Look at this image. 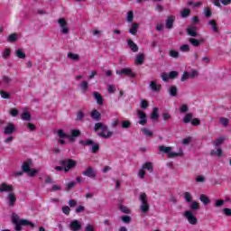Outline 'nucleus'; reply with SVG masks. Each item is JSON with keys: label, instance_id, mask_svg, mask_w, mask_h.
<instances>
[{"label": "nucleus", "instance_id": "0e129e2a", "mask_svg": "<svg viewBox=\"0 0 231 231\" xmlns=\"http://www.w3.org/2000/svg\"><path fill=\"white\" fill-rule=\"evenodd\" d=\"M10 115L11 116H17V115H19V111L15 108H13L10 110Z\"/></svg>", "mask_w": 231, "mask_h": 231}, {"label": "nucleus", "instance_id": "473e14b6", "mask_svg": "<svg viewBox=\"0 0 231 231\" xmlns=\"http://www.w3.org/2000/svg\"><path fill=\"white\" fill-rule=\"evenodd\" d=\"M22 120L26 122H30L32 120V116L28 113V111H24L21 116Z\"/></svg>", "mask_w": 231, "mask_h": 231}, {"label": "nucleus", "instance_id": "e433bc0d", "mask_svg": "<svg viewBox=\"0 0 231 231\" xmlns=\"http://www.w3.org/2000/svg\"><path fill=\"white\" fill-rule=\"evenodd\" d=\"M192 114L191 113H188L185 115V116L183 117V122L184 124H189L190 122H192Z\"/></svg>", "mask_w": 231, "mask_h": 231}, {"label": "nucleus", "instance_id": "bb28decb", "mask_svg": "<svg viewBox=\"0 0 231 231\" xmlns=\"http://www.w3.org/2000/svg\"><path fill=\"white\" fill-rule=\"evenodd\" d=\"M128 46L132 50V51L136 52L138 51V45L133 42V40H128Z\"/></svg>", "mask_w": 231, "mask_h": 231}, {"label": "nucleus", "instance_id": "09e8293b", "mask_svg": "<svg viewBox=\"0 0 231 231\" xmlns=\"http://www.w3.org/2000/svg\"><path fill=\"white\" fill-rule=\"evenodd\" d=\"M135 62L137 64H143V54H139L136 56Z\"/></svg>", "mask_w": 231, "mask_h": 231}, {"label": "nucleus", "instance_id": "58836bf2", "mask_svg": "<svg viewBox=\"0 0 231 231\" xmlns=\"http://www.w3.org/2000/svg\"><path fill=\"white\" fill-rule=\"evenodd\" d=\"M211 155L212 156H218V158H221L223 156V150L221 148H217V151H211Z\"/></svg>", "mask_w": 231, "mask_h": 231}, {"label": "nucleus", "instance_id": "a878e982", "mask_svg": "<svg viewBox=\"0 0 231 231\" xmlns=\"http://www.w3.org/2000/svg\"><path fill=\"white\" fill-rule=\"evenodd\" d=\"M225 140H226L225 136H221V137L217 138L213 142L214 147H219V145L223 144V142H225Z\"/></svg>", "mask_w": 231, "mask_h": 231}, {"label": "nucleus", "instance_id": "0eeeda50", "mask_svg": "<svg viewBox=\"0 0 231 231\" xmlns=\"http://www.w3.org/2000/svg\"><path fill=\"white\" fill-rule=\"evenodd\" d=\"M79 143L81 145H92L90 148L91 152H98V150L100 149V145L98 143H94L93 140H86V141H79Z\"/></svg>", "mask_w": 231, "mask_h": 231}, {"label": "nucleus", "instance_id": "c756f323", "mask_svg": "<svg viewBox=\"0 0 231 231\" xmlns=\"http://www.w3.org/2000/svg\"><path fill=\"white\" fill-rule=\"evenodd\" d=\"M90 116L93 120H100V112H98L97 110H93L91 113H90Z\"/></svg>", "mask_w": 231, "mask_h": 231}, {"label": "nucleus", "instance_id": "864d4df0", "mask_svg": "<svg viewBox=\"0 0 231 231\" xmlns=\"http://www.w3.org/2000/svg\"><path fill=\"white\" fill-rule=\"evenodd\" d=\"M0 96L2 98H5V99L10 98V93L5 92L4 90L0 91Z\"/></svg>", "mask_w": 231, "mask_h": 231}, {"label": "nucleus", "instance_id": "dca6fc26", "mask_svg": "<svg viewBox=\"0 0 231 231\" xmlns=\"http://www.w3.org/2000/svg\"><path fill=\"white\" fill-rule=\"evenodd\" d=\"M188 34L190 35V37H197L198 35V27H196L195 24H191L187 29Z\"/></svg>", "mask_w": 231, "mask_h": 231}, {"label": "nucleus", "instance_id": "f3484780", "mask_svg": "<svg viewBox=\"0 0 231 231\" xmlns=\"http://www.w3.org/2000/svg\"><path fill=\"white\" fill-rule=\"evenodd\" d=\"M69 228L71 231H79L80 228H82V226L79 220H73L69 225Z\"/></svg>", "mask_w": 231, "mask_h": 231}, {"label": "nucleus", "instance_id": "f257e3e1", "mask_svg": "<svg viewBox=\"0 0 231 231\" xmlns=\"http://www.w3.org/2000/svg\"><path fill=\"white\" fill-rule=\"evenodd\" d=\"M12 222L14 223V225H15L16 231H21L23 229L21 226H31L32 228L35 226V225L29 220L21 219L19 215H17L16 213L12 214Z\"/></svg>", "mask_w": 231, "mask_h": 231}, {"label": "nucleus", "instance_id": "774afa93", "mask_svg": "<svg viewBox=\"0 0 231 231\" xmlns=\"http://www.w3.org/2000/svg\"><path fill=\"white\" fill-rule=\"evenodd\" d=\"M223 212H224L225 216H231V209L228 208H224Z\"/></svg>", "mask_w": 231, "mask_h": 231}, {"label": "nucleus", "instance_id": "603ef678", "mask_svg": "<svg viewBox=\"0 0 231 231\" xmlns=\"http://www.w3.org/2000/svg\"><path fill=\"white\" fill-rule=\"evenodd\" d=\"M229 122L230 121L226 117L220 118V123L222 124V125H224V127H226V125H228Z\"/></svg>", "mask_w": 231, "mask_h": 231}, {"label": "nucleus", "instance_id": "69168bd1", "mask_svg": "<svg viewBox=\"0 0 231 231\" xmlns=\"http://www.w3.org/2000/svg\"><path fill=\"white\" fill-rule=\"evenodd\" d=\"M84 119V113L82 111H79L77 114V120H83Z\"/></svg>", "mask_w": 231, "mask_h": 231}, {"label": "nucleus", "instance_id": "4c0bfd02", "mask_svg": "<svg viewBox=\"0 0 231 231\" xmlns=\"http://www.w3.org/2000/svg\"><path fill=\"white\" fill-rule=\"evenodd\" d=\"M158 116H160V115L158 114V107H153L151 115L152 120H158Z\"/></svg>", "mask_w": 231, "mask_h": 231}, {"label": "nucleus", "instance_id": "5fc2aeb1", "mask_svg": "<svg viewBox=\"0 0 231 231\" xmlns=\"http://www.w3.org/2000/svg\"><path fill=\"white\" fill-rule=\"evenodd\" d=\"M223 205H225V200L223 199H217L215 201V207L217 208L223 207Z\"/></svg>", "mask_w": 231, "mask_h": 231}, {"label": "nucleus", "instance_id": "72a5a7b5", "mask_svg": "<svg viewBox=\"0 0 231 231\" xmlns=\"http://www.w3.org/2000/svg\"><path fill=\"white\" fill-rule=\"evenodd\" d=\"M68 59H70V60H79L80 59V56L79 54H75L73 52H69L67 54Z\"/></svg>", "mask_w": 231, "mask_h": 231}, {"label": "nucleus", "instance_id": "6e6552de", "mask_svg": "<svg viewBox=\"0 0 231 231\" xmlns=\"http://www.w3.org/2000/svg\"><path fill=\"white\" fill-rule=\"evenodd\" d=\"M116 75H126V77H130V79H134L136 74L133 72V69L129 68L122 69L121 70L116 71Z\"/></svg>", "mask_w": 231, "mask_h": 231}, {"label": "nucleus", "instance_id": "9d476101", "mask_svg": "<svg viewBox=\"0 0 231 231\" xmlns=\"http://www.w3.org/2000/svg\"><path fill=\"white\" fill-rule=\"evenodd\" d=\"M6 201H7V205H9V207L15 206V202L17 201V196H15V193L14 191L7 194Z\"/></svg>", "mask_w": 231, "mask_h": 231}, {"label": "nucleus", "instance_id": "e2e57ef3", "mask_svg": "<svg viewBox=\"0 0 231 231\" xmlns=\"http://www.w3.org/2000/svg\"><path fill=\"white\" fill-rule=\"evenodd\" d=\"M108 93H115L116 91V88H115V85H108Z\"/></svg>", "mask_w": 231, "mask_h": 231}, {"label": "nucleus", "instance_id": "ea45409f", "mask_svg": "<svg viewBox=\"0 0 231 231\" xmlns=\"http://www.w3.org/2000/svg\"><path fill=\"white\" fill-rule=\"evenodd\" d=\"M199 199L204 205H208V203H210V199L206 195H200Z\"/></svg>", "mask_w": 231, "mask_h": 231}, {"label": "nucleus", "instance_id": "c9c22d12", "mask_svg": "<svg viewBox=\"0 0 231 231\" xmlns=\"http://www.w3.org/2000/svg\"><path fill=\"white\" fill-rule=\"evenodd\" d=\"M141 131L144 134V136H148L149 138H151V136L154 134L149 128H142Z\"/></svg>", "mask_w": 231, "mask_h": 231}, {"label": "nucleus", "instance_id": "f8f14e48", "mask_svg": "<svg viewBox=\"0 0 231 231\" xmlns=\"http://www.w3.org/2000/svg\"><path fill=\"white\" fill-rule=\"evenodd\" d=\"M22 171L23 172H27L28 176H31V177H32L34 174L39 172V170L30 169V165L28 163L23 164Z\"/></svg>", "mask_w": 231, "mask_h": 231}, {"label": "nucleus", "instance_id": "20e7f679", "mask_svg": "<svg viewBox=\"0 0 231 231\" xmlns=\"http://www.w3.org/2000/svg\"><path fill=\"white\" fill-rule=\"evenodd\" d=\"M159 151L161 152H164L165 154H168L169 158H176V156H181L183 154V152L180 150L179 152H172V148L169 146H159Z\"/></svg>", "mask_w": 231, "mask_h": 231}, {"label": "nucleus", "instance_id": "3c124183", "mask_svg": "<svg viewBox=\"0 0 231 231\" xmlns=\"http://www.w3.org/2000/svg\"><path fill=\"white\" fill-rule=\"evenodd\" d=\"M180 51H183V52H189L190 51V47L187 44H184L180 46Z\"/></svg>", "mask_w": 231, "mask_h": 231}, {"label": "nucleus", "instance_id": "f704fd0d", "mask_svg": "<svg viewBox=\"0 0 231 231\" xmlns=\"http://www.w3.org/2000/svg\"><path fill=\"white\" fill-rule=\"evenodd\" d=\"M80 89L83 93H86V91H88V88H89V84L88 83V81H82L79 85Z\"/></svg>", "mask_w": 231, "mask_h": 231}, {"label": "nucleus", "instance_id": "cd10ccee", "mask_svg": "<svg viewBox=\"0 0 231 231\" xmlns=\"http://www.w3.org/2000/svg\"><path fill=\"white\" fill-rule=\"evenodd\" d=\"M209 26H211V30L212 32H214L215 33H217L218 29H217V23L215 22V20H210L208 22Z\"/></svg>", "mask_w": 231, "mask_h": 231}, {"label": "nucleus", "instance_id": "49530a36", "mask_svg": "<svg viewBox=\"0 0 231 231\" xmlns=\"http://www.w3.org/2000/svg\"><path fill=\"white\" fill-rule=\"evenodd\" d=\"M184 199L185 201H187V203H190V201H192V195L190 194V192L184 193Z\"/></svg>", "mask_w": 231, "mask_h": 231}, {"label": "nucleus", "instance_id": "b1692460", "mask_svg": "<svg viewBox=\"0 0 231 231\" xmlns=\"http://www.w3.org/2000/svg\"><path fill=\"white\" fill-rule=\"evenodd\" d=\"M14 55L18 59H26V53H24V51H23V49H17L14 51Z\"/></svg>", "mask_w": 231, "mask_h": 231}, {"label": "nucleus", "instance_id": "39448f33", "mask_svg": "<svg viewBox=\"0 0 231 231\" xmlns=\"http://www.w3.org/2000/svg\"><path fill=\"white\" fill-rule=\"evenodd\" d=\"M57 23L59 24L60 33H62V35H68L70 32L68 21L65 18H60Z\"/></svg>", "mask_w": 231, "mask_h": 231}, {"label": "nucleus", "instance_id": "f03ea898", "mask_svg": "<svg viewBox=\"0 0 231 231\" xmlns=\"http://www.w3.org/2000/svg\"><path fill=\"white\" fill-rule=\"evenodd\" d=\"M94 130L101 131V133H98L97 135L101 136L102 138H111V136H113V132L109 131L107 126L102 123H97Z\"/></svg>", "mask_w": 231, "mask_h": 231}, {"label": "nucleus", "instance_id": "4468645a", "mask_svg": "<svg viewBox=\"0 0 231 231\" xmlns=\"http://www.w3.org/2000/svg\"><path fill=\"white\" fill-rule=\"evenodd\" d=\"M0 192H14V186L10 184H6V182H3L0 184Z\"/></svg>", "mask_w": 231, "mask_h": 231}, {"label": "nucleus", "instance_id": "1a4fd4ad", "mask_svg": "<svg viewBox=\"0 0 231 231\" xmlns=\"http://www.w3.org/2000/svg\"><path fill=\"white\" fill-rule=\"evenodd\" d=\"M62 163L65 172H68V171H70V169H74V167H77V162L73 161L72 159L65 160Z\"/></svg>", "mask_w": 231, "mask_h": 231}, {"label": "nucleus", "instance_id": "5701e85b", "mask_svg": "<svg viewBox=\"0 0 231 231\" xmlns=\"http://www.w3.org/2000/svg\"><path fill=\"white\" fill-rule=\"evenodd\" d=\"M139 27H140L139 23H132V26L129 29V33H131V35H136V33H138Z\"/></svg>", "mask_w": 231, "mask_h": 231}, {"label": "nucleus", "instance_id": "2eb2a0df", "mask_svg": "<svg viewBox=\"0 0 231 231\" xmlns=\"http://www.w3.org/2000/svg\"><path fill=\"white\" fill-rule=\"evenodd\" d=\"M83 176H87L88 178H96L97 172L95 171V169L88 167L85 171H83Z\"/></svg>", "mask_w": 231, "mask_h": 231}, {"label": "nucleus", "instance_id": "7c9ffc66", "mask_svg": "<svg viewBox=\"0 0 231 231\" xmlns=\"http://www.w3.org/2000/svg\"><path fill=\"white\" fill-rule=\"evenodd\" d=\"M126 21H127V23H133V21H134V12H133V11L127 12Z\"/></svg>", "mask_w": 231, "mask_h": 231}, {"label": "nucleus", "instance_id": "6e6d98bb", "mask_svg": "<svg viewBox=\"0 0 231 231\" xmlns=\"http://www.w3.org/2000/svg\"><path fill=\"white\" fill-rule=\"evenodd\" d=\"M61 210L63 214H66V216H69V212H71V208H69L68 206L62 207Z\"/></svg>", "mask_w": 231, "mask_h": 231}, {"label": "nucleus", "instance_id": "9b49d317", "mask_svg": "<svg viewBox=\"0 0 231 231\" xmlns=\"http://www.w3.org/2000/svg\"><path fill=\"white\" fill-rule=\"evenodd\" d=\"M149 88L153 93H160L162 91V84L158 83L157 80L151 81Z\"/></svg>", "mask_w": 231, "mask_h": 231}, {"label": "nucleus", "instance_id": "8fccbe9b", "mask_svg": "<svg viewBox=\"0 0 231 231\" xmlns=\"http://www.w3.org/2000/svg\"><path fill=\"white\" fill-rule=\"evenodd\" d=\"M161 77H162V80H163L164 82H167L169 79H171V76H170V74L167 73V72H163V73L161 75Z\"/></svg>", "mask_w": 231, "mask_h": 231}, {"label": "nucleus", "instance_id": "680f3d73", "mask_svg": "<svg viewBox=\"0 0 231 231\" xmlns=\"http://www.w3.org/2000/svg\"><path fill=\"white\" fill-rule=\"evenodd\" d=\"M204 14H205L206 17H210L212 15V11L210 10V8L206 7L204 9Z\"/></svg>", "mask_w": 231, "mask_h": 231}, {"label": "nucleus", "instance_id": "6ab92c4d", "mask_svg": "<svg viewBox=\"0 0 231 231\" xmlns=\"http://www.w3.org/2000/svg\"><path fill=\"white\" fill-rule=\"evenodd\" d=\"M175 19H176V17H174L173 15L169 16L167 18V20H166V28H168V30H171V28H172Z\"/></svg>", "mask_w": 231, "mask_h": 231}, {"label": "nucleus", "instance_id": "a19ab883", "mask_svg": "<svg viewBox=\"0 0 231 231\" xmlns=\"http://www.w3.org/2000/svg\"><path fill=\"white\" fill-rule=\"evenodd\" d=\"M169 93L171 97H176L178 95V88L174 86L170 87Z\"/></svg>", "mask_w": 231, "mask_h": 231}, {"label": "nucleus", "instance_id": "37998d69", "mask_svg": "<svg viewBox=\"0 0 231 231\" xmlns=\"http://www.w3.org/2000/svg\"><path fill=\"white\" fill-rule=\"evenodd\" d=\"M119 209L121 210V212H123L124 214H131V209H129V208L124 206V205H120L119 206Z\"/></svg>", "mask_w": 231, "mask_h": 231}, {"label": "nucleus", "instance_id": "4be33fe9", "mask_svg": "<svg viewBox=\"0 0 231 231\" xmlns=\"http://www.w3.org/2000/svg\"><path fill=\"white\" fill-rule=\"evenodd\" d=\"M93 97L94 98L97 100V103L99 106H102V104H104V98L102 97V95H100V93L98 92H94L93 93Z\"/></svg>", "mask_w": 231, "mask_h": 231}, {"label": "nucleus", "instance_id": "7ed1b4c3", "mask_svg": "<svg viewBox=\"0 0 231 231\" xmlns=\"http://www.w3.org/2000/svg\"><path fill=\"white\" fill-rule=\"evenodd\" d=\"M139 200L141 201L140 210L142 214H147L149 212V199H147V194L141 193L139 196Z\"/></svg>", "mask_w": 231, "mask_h": 231}, {"label": "nucleus", "instance_id": "412c9836", "mask_svg": "<svg viewBox=\"0 0 231 231\" xmlns=\"http://www.w3.org/2000/svg\"><path fill=\"white\" fill-rule=\"evenodd\" d=\"M14 131H15V126L14 125V124L9 123L5 128V134H12Z\"/></svg>", "mask_w": 231, "mask_h": 231}, {"label": "nucleus", "instance_id": "2f4dec72", "mask_svg": "<svg viewBox=\"0 0 231 231\" xmlns=\"http://www.w3.org/2000/svg\"><path fill=\"white\" fill-rule=\"evenodd\" d=\"M10 55H12V51L10 50V48H5L2 52V58L5 60L8 59Z\"/></svg>", "mask_w": 231, "mask_h": 231}, {"label": "nucleus", "instance_id": "c85d7f7f", "mask_svg": "<svg viewBox=\"0 0 231 231\" xmlns=\"http://www.w3.org/2000/svg\"><path fill=\"white\" fill-rule=\"evenodd\" d=\"M142 169L144 171L145 170L149 171V172H152L153 171L152 162H145L144 164H143Z\"/></svg>", "mask_w": 231, "mask_h": 231}, {"label": "nucleus", "instance_id": "4d7b16f0", "mask_svg": "<svg viewBox=\"0 0 231 231\" xmlns=\"http://www.w3.org/2000/svg\"><path fill=\"white\" fill-rule=\"evenodd\" d=\"M195 180L197 181V183H204L205 176L199 175V176L196 177Z\"/></svg>", "mask_w": 231, "mask_h": 231}, {"label": "nucleus", "instance_id": "bf43d9fd", "mask_svg": "<svg viewBox=\"0 0 231 231\" xmlns=\"http://www.w3.org/2000/svg\"><path fill=\"white\" fill-rule=\"evenodd\" d=\"M122 127L123 129H128V127H131V122L129 121H123L122 122Z\"/></svg>", "mask_w": 231, "mask_h": 231}, {"label": "nucleus", "instance_id": "ddd939ff", "mask_svg": "<svg viewBox=\"0 0 231 231\" xmlns=\"http://www.w3.org/2000/svg\"><path fill=\"white\" fill-rule=\"evenodd\" d=\"M137 116L140 119L139 124L140 125H145L147 124V115L142 110L137 111Z\"/></svg>", "mask_w": 231, "mask_h": 231}, {"label": "nucleus", "instance_id": "052dcab7", "mask_svg": "<svg viewBox=\"0 0 231 231\" xmlns=\"http://www.w3.org/2000/svg\"><path fill=\"white\" fill-rule=\"evenodd\" d=\"M121 219L123 223H126V224L131 223V217L129 216H123Z\"/></svg>", "mask_w": 231, "mask_h": 231}, {"label": "nucleus", "instance_id": "aec40b11", "mask_svg": "<svg viewBox=\"0 0 231 231\" xmlns=\"http://www.w3.org/2000/svg\"><path fill=\"white\" fill-rule=\"evenodd\" d=\"M71 138H69V140H70V142H73L75 140V138H77L78 136H80V130L79 129H72L70 131V135Z\"/></svg>", "mask_w": 231, "mask_h": 231}, {"label": "nucleus", "instance_id": "de8ad7c7", "mask_svg": "<svg viewBox=\"0 0 231 231\" xmlns=\"http://www.w3.org/2000/svg\"><path fill=\"white\" fill-rule=\"evenodd\" d=\"M180 15L181 17H189V15H190V9H183L181 12H180Z\"/></svg>", "mask_w": 231, "mask_h": 231}, {"label": "nucleus", "instance_id": "423d86ee", "mask_svg": "<svg viewBox=\"0 0 231 231\" xmlns=\"http://www.w3.org/2000/svg\"><path fill=\"white\" fill-rule=\"evenodd\" d=\"M183 216L189 225H198V217H195L192 211L187 210L183 213Z\"/></svg>", "mask_w": 231, "mask_h": 231}, {"label": "nucleus", "instance_id": "a18cd8bd", "mask_svg": "<svg viewBox=\"0 0 231 231\" xmlns=\"http://www.w3.org/2000/svg\"><path fill=\"white\" fill-rule=\"evenodd\" d=\"M189 42L190 44H192V46H199V44H201V41L194 39V38H190L189 39Z\"/></svg>", "mask_w": 231, "mask_h": 231}, {"label": "nucleus", "instance_id": "393cba45", "mask_svg": "<svg viewBox=\"0 0 231 231\" xmlns=\"http://www.w3.org/2000/svg\"><path fill=\"white\" fill-rule=\"evenodd\" d=\"M56 134H58L59 138H67L68 140H69V138H71V136H69V134H66L64 132V130H62V129L57 130Z\"/></svg>", "mask_w": 231, "mask_h": 231}, {"label": "nucleus", "instance_id": "79ce46f5", "mask_svg": "<svg viewBox=\"0 0 231 231\" xmlns=\"http://www.w3.org/2000/svg\"><path fill=\"white\" fill-rule=\"evenodd\" d=\"M17 41V34L12 33L7 37V42H15Z\"/></svg>", "mask_w": 231, "mask_h": 231}, {"label": "nucleus", "instance_id": "338daca9", "mask_svg": "<svg viewBox=\"0 0 231 231\" xmlns=\"http://www.w3.org/2000/svg\"><path fill=\"white\" fill-rule=\"evenodd\" d=\"M191 124L192 125H199L201 124V121H199V119L198 118H194L191 120Z\"/></svg>", "mask_w": 231, "mask_h": 231}, {"label": "nucleus", "instance_id": "13d9d810", "mask_svg": "<svg viewBox=\"0 0 231 231\" xmlns=\"http://www.w3.org/2000/svg\"><path fill=\"white\" fill-rule=\"evenodd\" d=\"M147 107H149V103L147 102V100L143 99L141 101V108L142 109H147Z\"/></svg>", "mask_w": 231, "mask_h": 231}, {"label": "nucleus", "instance_id": "a211bd4d", "mask_svg": "<svg viewBox=\"0 0 231 231\" xmlns=\"http://www.w3.org/2000/svg\"><path fill=\"white\" fill-rule=\"evenodd\" d=\"M194 75H196V71H194L193 73L186 71L182 74L180 80L181 82H185V80H189V79L194 78Z\"/></svg>", "mask_w": 231, "mask_h": 231}, {"label": "nucleus", "instance_id": "c03bdc74", "mask_svg": "<svg viewBox=\"0 0 231 231\" xmlns=\"http://www.w3.org/2000/svg\"><path fill=\"white\" fill-rule=\"evenodd\" d=\"M170 57H171L172 59H178V57H180V52H178V51L171 50Z\"/></svg>", "mask_w": 231, "mask_h": 231}]
</instances>
